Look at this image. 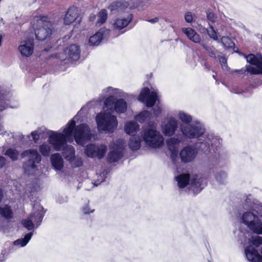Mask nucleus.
I'll return each instance as SVG.
<instances>
[{
    "label": "nucleus",
    "instance_id": "nucleus-1",
    "mask_svg": "<svg viewBox=\"0 0 262 262\" xmlns=\"http://www.w3.org/2000/svg\"><path fill=\"white\" fill-rule=\"evenodd\" d=\"M177 118L182 122L180 132L185 139H198L196 146L203 151L208 150L211 146H218L222 140L213 133H206L204 125L201 122L193 121L192 116L189 114L179 111Z\"/></svg>",
    "mask_w": 262,
    "mask_h": 262
},
{
    "label": "nucleus",
    "instance_id": "nucleus-2",
    "mask_svg": "<svg viewBox=\"0 0 262 262\" xmlns=\"http://www.w3.org/2000/svg\"><path fill=\"white\" fill-rule=\"evenodd\" d=\"M79 117L78 113L67 123L62 133L48 132V141L55 150H61L67 145V141L72 142L74 138L78 145L82 146L91 140L92 133L88 125L81 124L76 126Z\"/></svg>",
    "mask_w": 262,
    "mask_h": 262
},
{
    "label": "nucleus",
    "instance_id": "nucleus-3",
    "mask_svg": "<svg viewBox=\"0 0 262 262\" xmlns=\"http://www.w3.org/2000/svg\"><path fill=\"white\" fill-rule=\"evenodd\" d=\"M103 93L107 97L104 102V108L112 112H115L118 114L125 113L127 108L126 102L122 98L116 99L115 97L127 98L128 94L122 90L111 86L103 90Z\"/></svg>",
    "mask_w": 262,
    "mask_h": 262
},
{
    "label": "nucleus",
    "instance_id": "nucleus-4",
    "mask_svg": "<svg viewBox=\"0 0 262 262\" xmlns=\"http://www.w3.org/2000/svg\"><path fill=\"white\" fill-rule=\"evenodd\" d=\"M33 27L35 30L36 39L44 40L49 38L53 33V24L47 16H35L32 21Z\"/></svg>",
    "mask_w": 262,
    "mask_h": 262
},
{
    "label": "nucleus",
    "instance_id": "nucleus-5",
    "mask_svg": "<svg viewBox=\"0 0 262 262\" xmlns=\"http://www.w3.org/2000/svg\"><path fill=\"white\" fill-rule=\"evenodd\" d=\"M236 218V231L234 232L237 238V242L242 245V247L246 255V209L244 206L236 208L235 210Z\"/></svg>",
    "mask_w": 262,
    "mask_h": 262
},
{
    "label": "nucleus",
    "instance_id": "nucleus-6",
    "mask_svg": "<svg viewBox=\"0 0 262 262\" xmlns=\"http://www.w3.org/2000/svg\"><path fill=\"white\" fill-rule=\"evenodd\" d=\"M141 137L145 144L152 148H159L164 143V138L160 132L150 126L143 129Z\"/></svg>",
    "mask_w": 262,
    "mask_h": 262
},
{
    "label": "nucleus",
    "instance_id": "nucleus-7",
    "mask_svg": "<svg viewBox=\"0 0 262 262\" xmlns=\"http://www.w3.org/2000/svg\"><path fill=\"white\" fill-rule=\"evenodd\" d=\"M96 122L99 132L112 133L118 126L117 117L105 111L101 112L96 115Z\"/></svg>",
    "mask_w": 262,
    "mask_h": 262
},
{
    "label": "nucleus",
    "instance_id": "nucleus-8",
    "mask_svg": "<svg viewBox=\"0 0 262 262\" xmlns=\"http://www.w3.org/2000/svg\"><path fill=\"white\" fill-rule=\"evenodd\" d=\"M249 206L247 198V208ZM259 215L258 211L253 206L249 211L247 208V227L253 233L262 234V222L258 219Z\"/></svg>",
    "mask_w": 262,
    "mask_h": 262
},
{
    "label": "nucleus",
    "instance_id": "nucleus-9",
    "mask_svg": "<svg viewBox=\"0 0 262 262\" xmlns=\"http://www.w3.org/2000/svg\"><path fill=\"white\" fill-rule=\"evenodd\" d=\"M197 143L198 141L195 144V147L192 145H188L183 147L181 149L180 152V157L182 162L184 163H188L193 161L198 154V150L204 152H210L211 150L212 149L214 152H215V151L217 150L221 147L222 143L221 142V144L218 146H211L208 150L203 151L199 149L196 146Z\"/></svg>",
    "mask_w": 262,
    "mask_h": 262
},
{
    "label": "nucleus",
    "instance_id": "nucleus-10",
    "mask_svg": "<svg viewBox=\"0 0 262 262\" xmlns=\"http://www.w3.org/2000/svg\"><path fill=\"white\" fill-rule=\"evenodd\" d=\"M21 156L22 158L28 159V161L23 166L25 173L28 174H32L35 170L36 164L41 161L40 155L35 149H29L23 151Z\"/></svg>",
    "mask_w": 262,
    "mask_h": 262
},
{
    "label": "nucleus",
    "instance_id": "nucleus-11",
    "mask_svg": "<svg viewBox=\"0 0 262 262\" xmlns=\"http://www.w3.org/2000/svg\"><path fill=\"white\" fill-rule=\"evenodd\" d=\"M44 213L43 207L36 205L34 206L32 213L27 219L21 221L22 224L28 230H32L35 226L38 227L40 225Z\"/></svg>",
    "mask_w": 262,
    "mask_h": 262
},
{
    "label": "nucleus",
    "instance_id": "nucleus-12",
    "mask_svg": "<svg viewBox=\"0 0 262 262\" xmlns=\"http://www.w3.org/2000/svg\"><path fill=\"white\" fill-rule=\"evenodd\" d=\"M247 62L250 63L247 66V73L250 74H262V55L260 54L247 55Z\"/></svg>",
    "mask_w": 262,
    "mask_h": 262
},
{
    "label": "nucleus",
    "instance_id": "nucleus-13",
    "mask_svg": "<svg viewBox=\"0 0 262 262\" xmlns=\"http://www.w3.org/2000/svg\"><path fill=\"white\" fill-rule=\"evenodd\" d=\"M161 129L166 137H171L174 135L178 128V121L173 116H169L161 121Z\"/></svg>",
    "mask_w": 262,
    "mask_h": 262
},
{
    "label": "nucleus",
    "instance_id": "nucleus-14",
    "mask_svg": "<svg viewBox=\"0 0 262 262\" xmlns=\"http://www.w3.org/2000/svg\"><path fill=\"white\" fill-rule=\"evenodd\" d=\"M125 143L122 139H118L110 145V151L107 155V160L110 162H115L119 160L123 155Z\"/></svg>",
    "mask_w": 262,
    "mask_h": 262
},
{
    "label": "nucleus",
    "instance_id": "nucleus-15",
    "mask_svg": "<svg viewBox=\"0 0 262 262\" xmlns=\"http://www.w3.org/2000/svg\"><path fill=\"white\" fill-rule=\"evenodd\" d=\"M107 149V146L105 144H90L85 147L84 152L90 158L101 159L104 157Z\"/></svg>",
    "mask_w": 262,
    "mask_h": 262
},
{
    "label": "nucleus",
    "instance_id": "nucleus-16",
    "mask_svg": "<svg viewBox=\"0 0 262 262\" xmlns=\"http://www.w3.org/2000/svg\"><path fill=\"white\" fill-rule=\"evenodd\" d=\"M138 100L145 103L146 106L152 107L158 101V93L156 90L150 92L148 88H144L139 95Z\"/></svg>",
    "mask_w": 262,
    "mask_h": 262
},
{
    "label": "nucleus",
    "instance_id": "nucleus-17",
    "mask_svg": "<svg viewBox=\"0 0 262 262\" xmlns=\"http://www.w3.org/2000/svg\"><path fill=\"white\" fill-rule=\"evenodd\" d=\"M170 137L166 141V145L169 151L170 152V158L174 162L178 158V149L180 144L183 140L186 139L182 137V133H181L176 136Z\"/></svg>",
    "mask_w": 262,
    "mask_h": 262
},
{
    "label": "nucleus",
    "instance_id": "nucleus-18",
    "mask_svg": "<svg viewBox=\"0 0 262 262\" xmlns=\"http://www.w3.org/2000/svg\"><path fill=\"white\" fill-rule=\"evenodd\" d=\"M80 55L79 47L76 45H72L65 49L63 53L59 54L57 58L61 61L70 60L71 61H76L79 59Z\"/></svg>",
    "mask_w": 262,
    "mask_h": 262
},
{
    "label": "nucleus",
    "instance_id": "nucleus-19",
    "mask_svg": "<svg viewBox=\"0 0 262 262\" xmlns=\"http://www.w3.org/2000/svg\"><path fill=\"white\" fill-rule=\"evenodd\" d=\"M18 50L23 57L30 56L33 54L34 50L33 40L31 39L21 40Z\"/></svg>",
    "mask_w": 262,
    "mask_h": 262
},
{
    "label": "nucleus",
    "instance_id": "nucleus-20",
    "mask_svg": "<svg viewBox=\"0 0 262 262\" xmlns=\"http://www.w3.org/2000/svg\"><path fill=\"white\" fill-rule=\"evenodd\" d=\"M207 185V182L205 179L203 178H198V176L191 179L190 189L194 193L200 192Z\"/></svg>",
    "mask_w": 262,
    "mask_h": 262
},
{
    "label": "nucleus",
    "instance_id": "nucleus-21",
    "mask_svg": "<svg viewBox=\"0 0 262 262\" xmlns=\"http://www.w3.org/2000/svg\"><path fill=\"white\" fill-rule=\"evenodd\" d=\"M182 32L187 37V38L191 41L195 43H201L202 39L200 35L192 28H182Z\"/></svg>",
    "mask_w": 262,
    "mask_h": 262
},
{
    "label": "nucleus",
    "instance_id": "nucleus-22",
    "mask_svg": "<svg viewBox=\"0 0 262 262\" xmlns=\"http://www.w3.org/2000/svg\"><path fill=\"white\" fill-rule=\"evenodd\" d=\"M133 19V15L128 14L126 17L117 18L114 21L113 28L115 30H120L127 27Z\"/></svg>",
    "mask_w": 262,
    "mask_h": 262
},
{
    "label": "nucleus",
    "instance_id": "nucleus-23",
    "mask_svg": "<svg viewBox=\"0 0 262 262\" xmlns=\"http://www.w3.org/2000/svg\"><path fill=\"white\" fill-rule=\"evenodd\" d=\"M128 6V3L124 1H116L112 3L108 7L112 13H121Z\"/></svg>",
    "mask_w": 262,
    "mask_h": 262
},
{
    "label": "nucleus",
    "instance_id": "nucleus-24",
    "mask_svg": "<svg viewBox=\"0 0 262 262\" xmlns=\"http://www.w3.org/2000/svg\"><path fill=\"white\" fill-rule=\"evenodd\" d=\"M219 61L221 64V66L222 67V69L225 71H230V73L233 74H236L237 76L238 77H244L245 76V74L246 73V69H241L239 70H234L230 71V69L227 66V59L225 58V57L223 56H219Z\"/></svg>",
    "mask_w": 262,
    "mask_h": 262
},
{
    "label": "nucleus",
    "instance_id": "nucleus-25",
    "mask_svg": "<svg viewBox=\"0 0 262 262\" xmlns=\"http://www.w3.org/2000/svg\"><path fill=\"white\" fill-rule=\"evenodd\" d=\"M78 10L75 7L69 8L63 17V23L66 25L73 23L78 17Z\"/></svg>",
    "mask_w": 262,
    "mask_h": 262
},
{
    "label": "nucleus",
    "instance_id": "nucleus-26",
    "mask_svg": "<svg viewBox=\"0 0 262 262\" xmlns=\"http://www.w3.org/2000/svg\"><path fill=\"white\" fill-rule=\"evenodd\" d=\"M52 166L57 171L60 172L63 167V159L59 154L52 155L50 158Z\"/></svg>",
    "mask_w": 262,
    "mask_h": 262
},
{
    "label": "nucleus",
    "instance_id": "nucleus-27",
    "mask_svg": "<svg viewBox=\"0 0 262 262\" xmlns=\"http://www.w3.org/2000/svg\"><path fill=\"white\" fill-rule=\"evenodd\" d=\"M139 125L134 121L127 122L124 125L125 132L130 135H133L139 130Z\"/></svg>",
    "mask_w": 262,
    "mask_h": 262
},
{
    "label": "nucleus",
    "instance_id": "nucleus-28",
    "mask_svg": "<svg viewBox=\"0 0 262 262\" xmlns=\"http://www.w3.org/2000/svg\"><path fill=\"white\" fill-rule=\"evenodd\" d=\"M105 31V29H100L94 35L90 37L89 43L91 46H98L102 41L103 37V34Z\"/></svg>",
    "mask_w": 262,
    "mask_h": 262
},
{
    "label": "nucleus",
    "instance_id": "nucleus-29",
    "mask_svg": "<svg viewBox=\"0 0 262 262\" xmlns=\"http://www.w3.org/2000/svg\"><path fill=\"white\" fill-rule=\"evenodd\" d=\"M176 180L178 187L180 188H183L188 184L190 176L189 174L186 173L180 174L176 177Z\"/></svg>",
    "mask_w": 262,
    "mask_h": 262
},
{
    "label": "nucleus",
    "instance_id": "nucleus-30",
    "mask_svg": "<svg viewBox=\"0 0 262 262\" xmlns=\"http://www.w3.org/2000/svg\"><path fill=\"white\" fill-rule=\"evenodd\" d=\"M62 149L63 156L67 161H71L75 157V151L73 146L66 145Z\"/></svg>",
    "mask_w": 262,
    "mask_h": 262
},
{
    "label": "nucleus",
    "instance_id": "nucleus-31",
    "mask_svg": "<svg viewBox=\"0 0 262 262\" xmlns=\"http://www.w3.org/2000/svg\"><path fill=\"white\" fill-rule=\"evenodd\" d=\"M33 234V232H31L26 234L24 238L18 239L14 242L13 244L18 247H23L25 246L31 239Z\"/></svg>",
    "mask_w": 262,
    "mask_h": 262
},
{
    "label": "nucleus",
    "instance_id": "nucleus-32",
    "mask_svg": "<svg viewBox=\"0 0 262 262\" xmlns=\"http://www.w3.org/2000/svg\"><path fill=\"white\" fill-rule=\"evenodd\" d=\"M39 150L44 157H49L52 151V148L49 143L43 142L39 145Z\"/></svg>",
    "mask_w": 262,
    "mask_h": 262
},
{
    "label": "nucleus",
    "instance_id": "nucleus-33",
    "mask_svg": "<svg viewBox=\"0 0 262 262\" xmlns=\"http://www.w3.org/2000/svg\"><path fill=\"white\" fill-rule=\"evenodd\" d=\"M128 145L132 150H138L140 147L141 139L139 137L133 136L130 138Z\"/></svg>",
    "mask_w": 262,
    "mask_h": 262
},
{
    "label": "nucleus",
    "instance_id": "nucleus-34",
    "mask_svg": "<svg viewBox=\"0 0 262 262\" xmlns=\"http://www.w3.org/2000/svg\"><path fill=\"white\" fill-rule=\"evenodd\" d=\"M151 114L147 111H144L137 115L135 119L140 123H143L150 119Z\"/></svg>",
    "mask_w": 262,
    "mask_h": 262
},
{
    "label": "nucleus",
    "instance_id": "nucleus-35",
    "mask_svg": "<svg viewBox=\"0 0 262 262\" xmlns=\"http://www.w3.org/2000/svg\"><path fill=\"white\" fill-rule=\"evenodd\" d=\"M0 214L6 219H10L12 217V210L10 207L7 205L0 207Z\"/></svg>",
    "mask_w": 262,
    "mask_h": 262
},
{
    "label": "nucleus",
    "instance_id": "nucleus-36",
    "mask_svg": "<svg viewBox=\"0 0 262 262\" xmlns=\"http://www.w3.org/2000/svg\"><path fill=\"white\" fill-rule=\"evenodd\" d=\"M207 34L210 38H212L218 42H220V40L218 36L217 32L214 29L213 26L209 24V28L206 30Z\"/></svg>",
    "mask_w": 262,
    "mask_h": 262
},
{
    "label": "nucleus",
    "instance_id": "nucleus-37",
    "mask_svg": "<svg viewBox=\"0 0 262 262\" xmlns=\"http://www.w3.org/2000/svg\"><path fill=\"white\" fill-rule=\"evenodd\" d=\"M5 155L8 156L12 161H14L17 160L19 152L15 149L10 148L6 150Z\"/></svg>",
    "mask_w": 262,
    "mask_h": 262
},
{
    "label": "nucleus",
    "instance_id": "nucleus-38",
    "mask_svg": "<svg viewBox=\"0 0 262 262\" xmlns=\"http://www.w3.org/2000/svg\"><path fill=\"white\" fill-rule=\"evenodd\" d=\"M207 51L208 55L213 58H216V50L213 46H209L205 43L202 42L200 45Z\"/></svg>",
    "mask_w": 262,
    "mask_h": 262
},
{
    "label": "nucleus",
    "instance_id": "nucleus-39",
    "mask_svg": "<svg viewBox=\"0 0 262 262\" xmlns=\"http://www.w3.org/2000/svg\"><path fill=\"white\" fill-rule=\"evenodd\" d=\"M43 133V130L41 129V128H39L31 132V136L34 143H37L38 141L40 138L41 137Z\"/></svg>",
    "mask_w": 262,
    "mask_h": 262
},
{
    "label": "nucleus",
    "instance_id": "nucleus-40",
    "mask_svg": "<svg viewBox=\"0 0 262 262\" xmlns=\"http://www.w3.org/2000/svg\"><path fill=\"white\" fill-rule=\"evenodd\" d=\"M220 41L225 48H232L234 45L231 39L227 36L222 37Z\"/></svg>",
    "mask_w": 262,
    "mask_h": 262
},
{
    "label": "nucleus",
    "instance_id": "nucleus-41",
    "mask_svg": "<svg viewBox=\"0 0 262 262\" xmlns=\"http://www.w3.org/2000/svg\"><path fill=\"white\" fill-rule=\"evenodd\" d=\"M107 17V11L105 9L101 10L98 15L97 24L101 25L103 24L106 20Z\"/></svg>",
    "mask_w": 262,
    "mask_h": 262
},
{
    "label": "nucleus",
    "instance_id": "nucleus-42",
    "mask_svg": "<svg viewBox=\"0 0 262 262\" xmlns=\"http://www.w3.org/2000/svg\"><path fill=\"white\" fill-rule=\"evenodd\" d=\"M71 165L74 167H78L82 165L83 162L81 158L74 157L71 161H69Z\"/></svg>",
    "mask_w": 262,
    "mask_h": 262
},
{
    "label": "nucleus",
    "instance_id": "nucleus-43",
    "mask_svg": "<svg viewBox=\"0 0 262 262\" xmlns=\"http://www.w3.org/2000/svg\"><path fill=\"white\" fill-rule=\"evenodd\" d=\"M227 178V174L223 171L217 172L215 174V179L216 181L220 184H224Z\"/></svg>",
    "mask_w": 262,
    "mask_h": 262
},
{
    "label": "nucleus",
    "instance_id": "nucleus-44",
    "mask_svg": "<svg viewBox=\"0 0 262 262\" xmlns=\"http://www.w3.org/2000/svg\"><path fill=\"white\" fill-rule=\"evenodd\" d=\"M9 100L5 96L0 95V110L2 111L8 107Z\"/></svg>",
    "mask_w": 262,
    "mask_h": 262
},
{
    "label": "nucleus",
    "instance_id": "nucleus-45",
    "mask_svg": "<svg viewBox=\"0 0 262 262\" xmlns=\"http://www.w3.org/2000/svg\"><path fill=\"white\" fill-rule=\"evenodd\" d=\"M207 18L208 20L212 23H215L216 21L217 17L212 12L211 9H208L206 11Z\"/></svg>",
    "mask_w": 262,
    "mask_h": 262
},
{
    "label": "nucleus",
    "instance_id": "nucleus-46",
    "mask_svg": "<svg viewBox=\"0 0 262 262\" xmlns=\"http://www.w3.org/2000/svg\"><path fill=\"white\" fill-rule=\"evenodd\" d=\"M251 243L255 247H258L262 245V237L259 236L253 237L251 241Z\"/></svg>",
    "mask_w": 262,
    "mask_h": 262
},
{
    "label": "nucleus",
    "instance_id": "nucleus-47",
    "mask_svg": "<svg viewBox=\"0 0 262 262\" xmlns=\"http://www.w3.org/2000/svg\"><path fill=\"white\" fill-rule=\"evenodd\" d=\"M185 20L188 23H191L193 21L192 13L190 12H187L185 14Z\"/></svg>",
    "mask_w": 262,
    "mask_h": 262
},
{
    "label": "nucleus",
    "instance_id": "nucleus-48",
    "mask_svg": "<svg viewBox=\"0 0 262 262\" xmlns=\"http://www.w3.org/2000/svg\"><path fill=\"white\" fill-rule=\"evenodd\" d=\"M231 91L237 94H242L244 92V90L241 89L237 85H233L231 88Z\"/></svg>",
    "mask_w": 262,
    "mask_h": 262
},
{
    "label": "nucleus",
    "instance_id": "nucleus-49",
    "mask_svg": "<svg viewBox=\"0 0 262 262\" xmlns=\"http://www.w3.org/2000/svg\"><path fill=\"white\" fill-rule=\"evenodd\" d=\"M82 211L84 214H87L90 213H93L94 211V209H91L89 205H86L82 208Z\"/></svg>",
    "mask_w": 262,
    "mask_h": 262
},
{
    "label": "nucleus",
    "instance_id": "nucleus-50",
    "mask_svg": "<svg viewBox=\"0 0 262 262\" xmlns=\"http://www.w3.org/2000/svg\"><path fill=\"white\" fill-rule=\"evenodd\" d=\"M6 164V159L5 157L0 156V169L3 168Z\"/></svg>",
    "mask_w": 262,
    "mask_h": 262
},
{
    "label": "nucleus",
    "instance_id": "nucleus-51",
    "mask_svg": "<svg viewBox=\"0 0 262 262\" xmlns=\"http://www.w3.org/2000/svg\"><path fill=\"white\" fill-rule=\"evenodd\" d=\"M161 112V108L159 106H156L154 108V113L155 116H158Z\"/></svg>",
    "mask_w": 262,
    "mask_h": 262
},
{
    "label": "nucleus",
    "instance_id": "nucleus-52",
    "mask_svg": "<svg viewBox=\"0 0 262 262\" xmlns=\"http://www.w3.org/2000/svg\"><path fill=\"white\" fill-rule=\"evenodd\" d=\"M159 19L158 17H155L154 18L148 19V21L151 23V24H155L157 23L159 21Z\"/></svg>",
    "mask_w": 262,
    "mask_h": 262
},
{
    "label": "nucleus",
    "instance_id": "nucleus-53",
    "mask_svg": "<svg viewBox=\"0 0 262 262\" xmlns=\"http://www.w3.org/2000/svg\"><path fill=\"white\" fill-rule=\"evenodd\" d=\"M204 67L206 69H207L208 71H210V66L208 64L207 62H205L204 63Z\"/></svg>",
    "mask_w": 262,
    "mask_h": 262
},
{
    "label": "nucleus",
    "instance_id": "nucleus-54",
    "mask_svg": "<svg viewBox=\"0 0 262 262\" xmlns=\"http://www.w3.org/2000/svg\"><path fill=\"white\" fill-rule=\"evenodd\" d=\"M3 198V192L2 189L0 188V202H1Z\"/></svg>",
    "mask_w": 262,
    "mask_h": 262
},
{
    "label": "nucleus",
    "instance_id": "nucleus-55",
    "mask_svg": "<svg viewBox=\"0 0 262 262\" xmlns=\"http://www.w3.org/2000/svg\"><path fill=\"white\" fill-rule=\"evenodd\" d=\"M103 181H104V179H102L101 181L98 180L96 182V184H95V185L98 186L99 184H100L101 183H102Z\"/></svg>",
    "mask_w": 262,
    "mask_h": 262
},
{
    "label": "nucleus",
    "instance_id": "nucleus-56",
    "mask_svg": "<svg viewBox=\"0 0 262 262\" xmlns=\"http://www.w3.org/2000/svg\"><path fill=\"white\" fill-rule=\"evenodd\" d=\"M0 134L4 135V128L2 126H0Z\"/></svg>",
    "mask_w": 262,
    "mask_h": 262
},
{
    "label": "nucleus",
    "instance_id": "nucleus-57",
    "mask_svg": "<svg viewBox=\"0 0 262 262\" xmlns=\"http://www.w3.org/2000/svg\"><path fill=\"white\" fill-rule=\"evenodd\" d=\"M4 256H2V258H0V262H3L4 261Z\"/></svg>",
    "mask_w": 262,
    "mask_h": 262
},
{
    "label": "nucleus",
    "instance_id": "nucleus-58",
    "mask_svg": "<svg viewBox=\"0 0 262 262\" xmlns=\"http://www.w3.org/2000/svg\"><path fill=\"white\" fill-rule=\"evenodd\" d=\"M24 135H20V138L21 139H23V138H24Z\"/></svg>",
    "mask_w": 262,
    "mask_h": 262
},
{
    "label": "nucleus",
    "instance_id": "nucleus-59",
    "mask_svg": "<svg viewBox=\"0 0 262 262\" xmlns=\"http://www.w3.org/2000/svg\"><path fill=\"white\" fill-rule=\"evenodd\" d=\"M213 78H214V79L215 78V76H214V75H213Z\"/></svg>",
    "mask_w": 262,
    "mask_h": 262
}]
</instances>
